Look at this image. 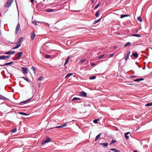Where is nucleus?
Masks as SVG:
<instances>
[{"label": "nucleus", "instance_id": "obj_37", "mask_svg": "<svg viewBox=\"0 0 152 152\" xmlns=\"http://www.w3.org/2000/svg\"><path fill=\"white\" fill-rule=\"evenodd\" d=\"M129 15H121V18H124L125 17L128 16Z\"/></svg>", "mask_w": 152, "mask_h": 152}, {"label": "nucleus", "instance_id": "obj_38", "mask_svg": "<svg viewBox=\"0 0 152 152\" xmlns=\"http://www.w3.org/2000/svg\"><path fill=\"white\" fill-rule=\"evenodd\" d=\"M16 129H14L11 130V132L12 133H14L16 132Z\"/></svg>", "mask_w": 152, "mask_h": 152}, {"label": "nucleus", "instance_id": "obj_64", "mask_svg": "<svg viewBox=\"0 0 152 152\" xmlns=\"http://www.w3.org/2000/svg\"><path fill=\"white\" fill-rule=\"evenodd\" d=\"M109 152H111V151H109Z\"/></svg>", "mask_w": 152, "mask_h": 152}, {"label": "nucleus", "instance_id": "obj_59", "mask_svg": "<svg viewBox=\"0 0 152 152\" xmlns=\"http://www.w3.org/2000/svg\"><path fill=\"white\" fill-rule=\"evenodd\" d=\"M116 46H115L114 48H116Z\"/></svg>", "mask_w": 152, "mask_h": 152}, {"label": "nucleus", "instance_id": "obj_8", "mask_svg": "<svg viewBox=\"0 0 152 152\" xmlns=\"http://www.w3.org/2000/svg\"><path fill=\"white\" fill-rule=\"evenodd\" d=\"M20 28V25L19 23L17 25L15 29V34H16L18 32L19 28Z\"/></svg>", "mask_w": 152, "mask_h": 152}, {"label": "nucleus", "instance_id": "obj_41", "mask_svg": "<svg viewBox=\"0 0 152 152\" xmlns=\"http://www.w3.org/2000/svg\"><path fill=\"white\" fill-rule=\"evenodd\" d=\"M116 142V141L115 140H113L110 143V145L115 143V142Z\"/></svg>", "mask_w": 152, "mask_h": 152}, {"label": "nucleus", "instance_id": "obj_56", "mask_svg": "<svg viewBox=\"0 0 152 152\" xmlns=\"http://www.w3.org/2000/svg\"><path fill=\"white\" fill-rule=\"evenodd\" d=\"M116 152H120V150H118L117 151H116Z\"/></svg>", "mask_w": 152, "mask_h": 152}, {"label": "nucleus", "instance_id": "obj_20", "mask_svg": "<svg viewBox=\"0 0 152 152\" xmlns=\"http://www.w3.org/2000/svg\"><path fill=\"white\" fill-rule=\"evenodd\" d=\"M23 38L22 37H21L17 41V42H18V43H21V42L23 41Z\"/></svg>", "mask_w": 152, "mask_h": 152}, {"label": "nucleus", "instance_id": "obj_3", "mask_svg": "<svg viewBox=\"0 0 152 152\" xmlns=\"http://www.w3.org/2000/svg\"><path fill=\"white\" fill-rule=\"evenodd\" d=\"M31 98H30L29 99H28L27 100L22 101L18 104L20 105H22L24 104H26L29 102L31 100Z\"/></svg>", "mask_w": 152, "mask_h": 152}, {"label": "nucleus", "instance_id": "obj_5", "mask_svg": "<svg viewBox=\"0 0 152 152\" xmlns=\"http://www.w3.org/2000/svg\"><path fill=\"white\" fill-rule=\"evenodd\" d=\"M9 58V56H0V60H5L6 59H8Z\"/></svg>", "mask_w": 152, "mask_h": 152}, {"label": "nucleus", "instance_id": "obj_63", "mask_svg": "<svg viewBox=\"0 0 152 152\" xmlns=\"http://www.w3.org/2000/svg\"><path fill=\"white\" fill-rule=\"evenodd\" d=\"M151 49L152 50V48H151Z\"/></svg>", "mask_w": 152, "mask_h": 152}, {"label": "nucleus", "instance_id": "obj_1", "mask_svg": "<svg viewBox=\"0 0 152 152\" xmlns=\"http://www.w3.org/2000/svg\"><path fill=\"white\" fill-rule=\"evenodd\" d=\"M50 141V138L48 137H47L45 140H44L42 142L41 144L42 145H43L44 144L46 143L49 142Z\"/></svg>", "mask_w": 152, "mask_h": 152}, {"label": "nucleus", "instance_id": "obj_13", "mask_svg": "<svg viewBox=\"0 0 152 152\" xmlns=\"http://www.w3.org/2000/svg\"><path fill=\"white\" fill-rule=\"evenodd\" d=\"M0 99L4 100H7L8 99L7 98L0 94Z\"/></svg>", "mask_w": 152, "mask_h": 152}, {"label": "nucleus", "instance_id": "obj_60", "mask_svg": "<svg viewBox=\"0 0 152 152\" xmlns=\"http://www.w3.org/2000/svg\"><path fill=\"white\" fill-rule=\"evenodd\" d=\"M77 102L81 103V102Z\"/></svg>", "mask_w": 152, "mask_h": 152}, {"label": "nucleus", "instance_id": "obj_57", "mask_svg": "<svg viewBox=\"0 0 152 152\" xmlns=\"http://www.w3.org/2000/svg\"><path fill=\"white\" fill-rule=\"evenodd\" d=\"M133 152H138L136 150H134Z\"/></svg>", "mask_w": 152, "mask_h": 152}, {"label": "nucleus", "instance_id": "obj_16", "mask_svg": "<svg viewBox=\"0 0 152 152\" xmlns=\"http://www.w3.org/2000/svg\"><path fill=\"white\" fill-rule=\"evenodd\" d=\"M101 134V133H100L99 134H98L96 137V138L95 140V141H96L97 140H98L100 138Z\"/></svg>", "mask_w": 152, "mask_h": 152}, {"label": "nucleus", "instance_id": "obj_62", "mask_svg": "<svg viewBox=\"0 0 152 152\" xmlns=\"http://www.w3.org/2000/svg\"><path fill=\"white\" fill-rule=\"evenodd\" d=\"M137 31H138V30H137V31H136V32H137Z\"/></svg>", "mask_w": 152, "mask_h": 152}, {"label": "nucleus", "instance_id": "obj_9", "mask_svg": "<svg viewBox=\"0 0 152 152\" xmlns=\"http://www.w3.org/2000/svg\"><path fill=\"white\" fill-rule=\"evenodd\" d=\"M12 3L11 2H10L7 1L6 3L5 4L4 7L7 8L11 6Z\"/></svg>", "mask_w": 152, "mask_h": 152}, {"label": "nucleus", "instance_id": "obj_49", "mask_svg": "<svg viewBox=\"0 0 152 152\" xmlns=\"http://www.w3.org/2000/svg\"><path fill=\"white\" fill-rule=\"evenodd\" d=\"M18 43H17V46H19V47L21 45V43H18Z\"/></svg>", "mask_w": 152, "mask_h": 152}, {"label": "nucleus", "instance_id": "obj_11", "mask_svg": "<svg viewBox=\"0 0 152 152\" xmlns=\"http://www.w3.org/2000/svg\"><path fill=\"white\" fill-rule=\"evenodd\" d=\"M17 54L18 56V59H20L21 57L22 56V55L23 54V52H18L17 53Z\"/></svg>", "mask_w": 152, "mask_h": 152}, {"label": "nucleus", "instance_id": "obj_17", "mask_svg": "<svg viewBox=\"0 0 152 152\" xmlns=\"http://www.w3.org/2000/svg\"><path fill=\"white\" fill-rule=\"evenodd\" d=\"M130 133V132H127L125 133V137L126 138V140H128L129 139V136L128 135H127L129 134Z\"/></svg>", "mask_w": 152, "mask_h": 152}, {"label": "nucleus", "instance_id": "obj_43", "mask_svg": "<svg viewBox=\"0 0 152 152\" xmlns=\"http://www.w3.org/2000/svg\"><path fill=\"white\" fill-rule=\"evenodd\" d=\"M104 56V54H103L102 55H101V56H99L98 57V59H100L101 58L103 57Z\"/></svg>", "mask_w": 152, "mask_h": 152}, {"label": "nucleus", "instance_id": "obj_52", "mask_svg": "<svg viewBox=\"0 0 152 152\" xmlns=\"http://www.w3.org/2000/svg\"><path fill=\"white\" fill-rule=\"evenodd\" d=\"M9 1H10V2H12V3L13 1V0H8Z\"/></svg>", "mask_w": 152, "mask_h": 152}, {"label": "nucleus", "instance_id": "obj_44", "mask_svg": "<svg viewBox=\"0 0 152 152\" xmlns=\"http://www.w3.org/2000/svg\"><path fill=\"white\" fill-rule=\"evenodd\" d=\"M99 145H103V147H104V142L102 143H99Z\"/></svg>", "mask_w": 152, "mask_h": 152}, {"label": "nucleus", "instance_id": "obj_19", "mask_svg": "<svg viewBox=\"0 0 152 152\" xmlns=\"http://www.w3.org/2000/svg\"><path fill=\"white\" fill-rule=\"evenodd\" d=\"M132 36L136 37H141V36L140 34H133L132 35Z\"/></svg>", "mask_w": 152, "mask_h": 152}, {"label": "nucleus", "instance_id": "obj_45", "mask_svg": "<svg viewBox=\"0 0 152 152\" xmlns=\"http://www.w3.org/2000/svg\"><path fill=\"white\" fill-rule=\"evenodd\" d=\"M62 127L61 125V126H57L55 127V128H61Z\"/></svg>", "mask_w": 152, "mask_h": 152}, {"label": "nucleus", "instance_id": "obj_6", "mask_svg": "<svg viewBox=\"0 0 152 152\" xmlns=\"http://www.w3.org/2000/svg\"><path fill=\"white\" fill-rule=\"evenodd\" d=\"M14 64V62L12 61H11L9 63H5L4 64H0V66H7V65H10L11 64Z\"/></svg>", "mask_w": 152, "mask_h": 152}, {"label": "nucleus", "instance_id": "obj_36", "mask_svg": "<svg viewBox=\"0 0 152 152\" xmlns=\"http://www.w3.org/2000/svg\"><path fill=\"white\" fill-rule=\"evenodd\" d=\"M100 4L99 3L98 4L96 5L94 8V10H95L98 8V7L100 6Z\"/></svg>", "mask_w": 152, "mask_h": 152}, {"label": "nucleus", "instance_id": "obj_7", "mask_svg": "<svg viewBox=\"0 0 152 152\" xmlns=\"http://www.w3.org/2000/svg\"><path fill=\"white\" fill-rule=\"evenodd\" d=\"M80 96L84 97H86L87 96V94L84 91L81 92L80 93Z\"/></svg>", "mask_w": 152, "mask_h": 152}, {"label": "nucleus", "instance_id": "obj_35", "mask_svg": "<svg viewBox=\"0 0 152 152\" xmlns=\"http://www.w3.org/2000/svg\"><path fill=\"white\" fill-rule=\"evenodd\" d=\"M99 121V119H96L93 121V122L95 124H97L98 123V121Z\"/></svg>", "mask_w": 152, "mask_h": 152}, {"label": "nucleus", "instance_id": "obj_28", "mask_svg": "<svg viewBox=\"0 0 152 152\" xmlns=\"http://www.w3.org/2000/svg\"><path fill=\"white\" fill-rule=\"evenodd\" d=\"M152 106V102L148 103L145 104V106L148 107Z\"/></svg>", "mask_w": 152, "mask_h": 152}, {"label": "nucleus", "instance_id": "obj_53", "mask_svg": "<svg viewBox=\"0 0 152 152\" xmlns=\"http://www.w3.org/2000/svg\"><path fill=\"white\" fill-rule=\"evenodd\" d=\"M34 0H30V1L32 3H33L34 1Z\"/></svg>", "mask_w": 152, "mask_h": 152}, {"label": "nucleus", "instance_id": "obj_42", "mask_svg": "<svg viewBox=\"0 0 152 152\" xmlns=\"http://www.w3.org/2000/svg\"><path fill=\"white\" fill-rule=\"evenodd\" d=\"M111 151H114L115 152H116L118 150L116 148H111L110 149Z\"/></svg>", "mask_w": 152, "mask_h": 152}, {"label": "nucleus", "instance_id": "obj_25", "mask_svg": "<svg viewBox=\"0 0 152 152\" xmlns=\"http://www.w3.org/2000/svg\"><path fill=\"white\" fill-rule=\"evenodd\" d=\"M137 20L138 21H139L140 22H141L142 21V20L141 17H137Z\"/></svg>", "mask_w": 152, "mask_h": 152}, {"label": "nucleus", "instance_id": "obj_46", "mask_svg": "<svg viewBox=\"0 0 152 152\" xmlns=\"http://www.w3.org/2000/svg\"><path fill=\"white\" fill-rule=\"evenodd\" d=\"M114 53L110 54L109 55V58H111V57H112L114 55Z\"/></svg>", "mask_w": 152, "mask_h": 152}, {"label": "nucleus", "instance_id": "obj_15", "mask_svg": "<svg viewBox=\"0 0 152 152\" xmlns=\"http://www.w3.org/2000/svg\"><path fill=\"white\" fill-rule=\"evenodd\" d=\"M132 55L135 58H136L138 57V55L137 52H135L132 54Z\"/></svg>", "mask_w": 152, "mask_h": 152}, {"label": "nucleus", "instance_id": "obj_23", "mask_svg": "<svg viewBox=\"0 0 152 152\" xmlns=\"http://www.w3.org/2000/svg\"><path fill=\"white\" fill-rule=\"evenodd\" d=\"M18 113H19V114H20L23 115H26H26H28V114H27V113H25L22 112H19Z\"/></svg>", "mask_w": 152, "mask_h": 152}, {"label": "nucleus", "instance_id": "obj_32", "mask_svg": "<svg viewBox=\"0 0 152 152\" xmlns=\"http://www.w3.org/2000/svg\"><path fill=\"white\" fill-rule=\"evenodd\" d=\"M100 11V10H99L96 12L95 14V16L96 17H97L98 16L99 13Z\"/></svg>", "mask_w": 152, "mask_h": 152}, {"label": "nucleus", "instance_id": "obj_22", "mask_svg": "<svg viewBox=\"0 0 152 152\" xmlns=\"http://www.w3.org/2000/svg\"><path fill=\"white\" fill-rule=\"evenodd\" d=\"M144 80V79L142 78H140V79H137L135 80L134 81L135 82H138V81H142Z\"/></svg>", "mask_w": 152, "mask_h": 152}, {"label": "nucleus", "instance_id": "obj_10", "mask_svg": "<svg viewBox=\"0 0 152 152\" xmlns=\"http://www.w3.org/2000/svg\"><path fill=\"white\" fill-rule=\"evenodd\" d=\"M31 39L32 40H33L35 37V34L34 31H33L31 33Z\"/></svg>", "mask_w": 152, "mask_h": 152}, {"label": "nucleus", "instance_id": "obj_27", "mask_svg": "<svg viewBox=\"0 0 152 152\" xmlns=\"http://www.w3.org/2000/svg\"><path fill=\"white\" fill-rule=\"evenodd\" d=\"M21 78H23L24 80H26L27 82H29V81L28 80V78L27 77H22Z\"/></svg>", "mask_w": 152, "mask_h": 152}, {"label": "nucleus", "instance_id": "obj_50", "mask_svg": "<svg viewBox=\"0 0 152 152\" xmlns=\"http://www.w3.org/2000/svg\"><path fill=\"white\" fill-rule=\"evenodd\" d=\"M85 61V60L84 59L81 60V61L82 63H84Z\"/></svg>", "mask_w": 152, "mask_h": 152}, {"label": "nucleus", "instance_id": "obj_47", "mask_svg": "<svg viewBox=\"0 0 152 152\" xmlns=\"http://www.w3.org/2000/svg\"><path fill=\"white\" fill-rule=\"evenodd\" d=\"M130 77L131 78H134L135 77H137L135 75H131L130 76Z\"/></svg>", "mask_w": 152, "mask_h": 152}, {"label": "nucleus", "instance_id": "obj_31", "mask_svg": "<svg viewBox=\"0 0 152 152\" xmlns=\"http://www.w3.org/2000/svg\"><path fill=\"white\" fill-rule=\"evenodd\" d=\"M31 69L33 71L34 74L36 73V69L34 66H32L31 67Z\"/></svg>", "mask_w": 152, "mask_h": 152}, {"label": "nucleus", "instance_id": "obj_61", "mask_svg": "<svg viewBox=\"0 0 152 152\" xmlns=\"http://www.w3.org/2000/svg\"><path fill=\"white\" fill-rule=\"evenodd\" d=\"M94 2V1H92V3H93Z\"/></svg>", "mask_w": 152, "mask_h": 152}, {"label": "nucleus", "instance_id": "obj_55", "mask_svg": "<svg viewBox=\"0 0 152 152\" xmlns=\"http://www.w3.org/2000/svg\"><path fill=\"white\" fill-rule=\"evenodd\" d=\"M16 5L17 7L18 8V5H17V2L16 1Z\"/></svg>", "mask_w": 152, "mask_h": 152}, {"label": "nucleus", "instance_id": "obj_2", "mask_svg": "<svg viewBox=\"0 0 152 152\" xmlns=\"http://www.w3.org/2000/svg\"><path fill=\"white\" fill-rule=\"evenodd\" d=\"M130 53V51L129 50L126 52V56H124V57L125 61H126L128 59Z\"/></svg>", "mask_w": 152, "mask_h": 152}, {"label": "nucleus", "instance_id": "obj_39", "mask_svg": "<svg viewBox=\"0 0 152 152\" xmlns=\"http://www.w3.org/2000/svg\"><path fill=\"white\" fill-rule=\"evenodd\" d=\"M43 76H40L39 78H38V80L39 81H41L43 79Z\"/></svg>", "mask_w": 152, "mask_h": 152}, {"label": "nucleus", "instance_id": "obj_4", "mask_svg": "<svg viewBox=\"0 0 152 152\" xmlns=\"http://www.w3.org/2000/svg\"><path fill=\"white\" fill-rule=\"evenodd\" d=\"M22 69L23 71V73L24 74H27L28 72V68H26V67H22Z\"/></svg>", "mask_w": 152, "mask_h": 152}, {"label": "nucleus", "instance_id": "obj_21", "mask_svg": "<svg viewBox=\"0 0 152 152\" xmlns=\"http://www.w3.org/2000/svg\"><path fill=\"white\" fill-rule=\"evenodd\" d=\"M69 57H67L66 58V60L65 61L64 63V65H66L68 63V62H69Z\"/></svg>", "mask_w": 152, "mask_h": 152}, {"label": "nucleus", "instance_id": "obj_40", "mask_svg": "<svg viewBox=\"0 0 152 152\" xmlns=\"http://www.w3.org/2000/svg\"><path fill=\"white\" fill-rule=\"evenodd\" d=\"M67 124L66 123H65L61 125L62 127H64V126H67Z\"/></svg>", "mask_w": 152, "mask_h": 152}, {"label": "nucleus", "instance_id": "obj_51", "mask_svg": "<svg viewBox=\"0 0 152 152\" xmlns=\"http://www.w3.org/2000/svg\"><path fill=\"white\" fill-rule=\"evenodd\" d=\"M91 65L92 66H95L96 65V64L94 63H91Z\"/></svg>", "mask_w": 152, "mask_h": 152}, {"label": "nucleus", "instance_id": "obj_34", "mask_svg": "<svg viewBox=\"0 0 152 152\" xmlns=\"http://www.w3.org/2000/svg\"><path fill=\"white\" fill-rule=\"evenodd\" d=\"M51 57V55H48V54L46 55L45 56V58H50Z\"/></svg>", "mask_w": 152, "mask_h": 152}, {"label": "nucleus", "instance_id": "obj_48", "mask_svg": "<svg viewBox=\"0 0 152 152\" xmlns=\"http://www.w3.org/2000/svg\"><path fill=\"white\" fill-rule=\"evenodd\" d=\"M19 48V46H16L15 47H14L13 48V49H17L18 48Z\"/></svg>", "mask_w": 152, "mask_h": 152}, {"label": "nucleus", "instance_id": "obj_18", "mask_svg": "<svg viewBox=\"0 0 152 152\" xmlns=\"http://www.w3.org/2000/svg\"><path fill=\"white\" fill-rule=\"evenodd\" d=\"M55 11V10L52 9H47L45 10V12H52Z\"/></svg>", "mask_w": 152, "mask_h": 152}, {"label": "nucleus", "instance_id": "obj_54", "mask_svg": "<svg viewBox=\"0 0 152 152\" xmlns=\"http://www.w3.org/2000/svg\"><path fill=\"white\" fill-rule=\"evenodd\" d=\"M108 143H105V147L107 146L108 145Z\"/></svg>", "mask_w": 152, "mask_h": 152}, {"label": "nucleus", "instance_id": "obj_26", "mask_svg": "<svg viewBox=\"0 0 152 152\" xmlns=\"http://www.w3.org/2000/svg\"><path fill=\"white\" fill-rule=\"evenodd\" d=\"M72 75V73H69L68 74H67V75L66 76L65 78H69L70 76H71Z\"/></svg>", "mask_w": 152, "mask_h": 152}, {"label": "nucleus", "instance_id": "obj_14", "mask_svg": "<svg viewBox=\"0 0 152 152\" xmlns=\"http://www.w3.org/2000/svg\"><path fill=\"white\" fill-rule=\"evenodd\" d=\"M14 53H15V52L14 51H9L8 52H6L4 53V54H14Z\"/></svg>", "mask_w": 152, "mask_h": 152}, {"label": "nucleus", "instance_id": "obj_29", "mask_svg": "<svg viewBox=\"0 0 152 152\" xmlns=\"http://www.w3.org/2000/svg\"><path fill=\"white\" fill-rule=\"evenodd\" d=\"M81 99L79 98L74 97L72 99V101H75L76 100H80Z\"/></svg>", "mask_w": 152, "mask_h": 152}, {"label": "nucleus", "instance_id": "obj_33", "mask_svg": "<svg viewBox=\"0 0 152 152\" xmlns=\"http://www.w3.org/2000/svg\"><path fill=\"white\" fill-rule=\"evenodd\" d=\"M96 76H92L90 77L89 79L90 80L94 79H95L96 78Z\"/></svg>", "mask_w": 152, "mask_h": 152}, {"label": "nucleus", "instance_id": "obj_58", "mask_svg": "<svg viewBox=\"0 0 152 152\" xmlns=\"http://www.w3.org/2000/svg\"><path fill=\"white\" fill-rule=\"evenodd\" d=\"M128 84V85H132L131 84Z\"/></svg>", "mask_w": 152, "mask_h": 152}, {"label": "nucleus", "instance_id": "obj_12", "mask_svg": "<svg viewBox=\"0 0 152 152\" xmlns=\"http://www.w3.org/2000/svg\"><path fill=\"white\" fill-rule=\"evenodd\" d=\"M42 23V22L37 20H34L32 22V23L35 26H36L37 25V23Z\"/></svg>", "mask_w": 152, "mask_h": 152}, {"label": "nucleus", "instance_id": "obj_24", "mask_svg": "<svg viewBox=\"0 0 152 152\" xmlns=\"http://www.w3.org/2000/svg\"><path fill=\"white\" fill-rule=\"evenodd\" d=\"M131 45V44L129 42H127L125 45L124 46V47H125L128 45Z\"/></svg>", "mask_w": 152, "mask_h": 152}, {"label": "nucleus", "instance_id": "obj_30", "mask_svg": "<svg viewBox=\"0 0 152 152\" xmlns=\"http://www.w3.org/2000/svg\"><path fill=\"white\" fill-rule=\"evenodd\" d=\"M101 18H100L99 19H98L97 20L94 21L93 24H96V23L99 22L100 20H101Z\"/></svg>", "mask_w": 152, "mask_h": 152}]
</instances>
